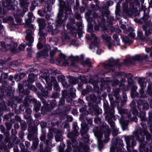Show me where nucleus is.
<instances>
[{
	"mask_svg": "<svg viewBox=\"0 0 152 152\" xmlns=\"http://www.w3.org/2000/svg\"><path fill=\"white\" fill-rule=\"evenodd\" d=\"M118 111L121 114H126L128 112V110H127L123 109L121 108H118Z\"/></svg>",
	"mask_w": 152,
	"mask_h": 152,
	"instance_id": "nucleus-31",
	"label": "nucleus"
},
{
	"mask_svg": "<svg viewBox=\"0 0 152 152\" xmlns=\"http://www.w3.org/2000/svg\"><path fill=\"white\" fill-rule=\"evenodd\" d=\"M138 83L142 88L145 87L146 86L145 79L144 78H140L138 80Z\"/></svg>",
	"mask_w": 152,
	"mask_h": 152,
	"instance_id": "nucleus-18",
	"label": "nucleus"
},
{
	"mask_svg": "<svg viewBox=\"0 0 152 152\" xmlns=\"http://www.w3.org/2000/svg\"><path fill=\"white\" fill-rule=\"evenodd\" d=\"M56 75L55 73L54 72H52L51 73L50 78L49 77L50 74L48 72L44 73L43 75L41 77H42L45 79L47 83H51L53 82L54 83L56 82L55 79V77L54 76V75Z\"/></svg>",
	"mask_w": 152,
	"mask_h": 152,
	"instance_id": "nucleus-4",
	"label": "nucleus"
},
{
	"mask_svg": "<svg viewBox=\"0 0 152 152\" xmlns=\"http://www.w3.org/2000/svg\"><path fill=\"white\" fill-rule=\"evenodd\" d=\"M56 140L57 142L61 141L63 140V137L61 134H58L55 136Z\"/></svg>",
	"mask_w": 152,
	"mask_h": 152,
	"instance_id": "nucleus-25",
	"label": "nucleus"
},
{
	"mask_svg": "<svg viewBox=\"0 0 152 152\" xmlns=\"http://www.w3.org/2000/svg\"><path fill=\"white\" fill-rule=\"evenodd\" d=\"M62 39L65 41H68L69 40V37L68 36L67 34L65 33L63 36Z\"/></svg>",
	"mask_w": 152,
	"mask_h": 152,
	"instance_id": "nucleus-37",
	"label": "nucleus"
},
{
	"mask_svg": "<svg viewBox=\"0 0 152 152\" xmlns=\"http://www.w3.org/2000/svg\"><path fill=\"white\" fill-rule=\"evenodd\" d=\"M83 64L84 66L88 65V66H91V64L90 62L88 59H87L83 63Z\"/></svg>",
	"mask_w": 152,
	"mask_h": 152,
	"instance_id": "nucleus-32",
	"label": "nucleus"
},
{
	"mask_svg": "<svg viewBox=\"0 0 152 152\" xmlns=\"http://www.w3.org/2000/svg\"><path fill=\"white\" fill-rule=\"evenodd\" d=\"M1 22L0 20V34L2 36H4L5 34L3 26L1 25Z\"/></svg>",
	"mask_w": 152,
	"mask_h": 152,
	"instance_id": "nucleus-28",
	"label": "nucleus"
},
{
	"mask_svg": "<svg viewBox=\"0 0 152 152\" xmlns=\"http://www.w3.org/2000/svg\"><path fill=\"white\" fill-rule=\"evenodd\" d=\"M120 91V89L118 88H116L114 91V95L115 98L117 99L119 98V93Z\"/></svg>",
	"mask_w": 152,
	"mask_h": 152,
	"instance_id": "nucleus-22",
	"label": "nucleus"
},
{
	"mask_svg": "<svg viewBox=\"0 0 152 152\" xmlns=\"http://www.w3.org/2000/svg\"><path fill=\"white\" fill-rule=\"evenodd\" d=\"M58 78L59 80V81H61V82L62 81L64 80V79H65V77L64 76H59L58 77Z\"/></svg>",
	"mask_w": 152,
	"mask_h": 152,
	"instance_id": "nucleus-48",
	"label": "nucleus"
},
{
	"mask_svg": "<svg viewBox=\"0 0 152 152\" xmlns=\"http://www.w3.org/2000/svg\"><path fill=\"white\" fill-rule=\"evenodd\" d=\"M36 77L34 74H32L29 75L28 81H26L25 82H27L28 81L30 83H32L34 81Z\"/></svg>",
	"mask_w": 152,
	"mask_h": 152,
	"instance_id": "nucleus-20",
	"label": "nucleus"
},
{
	"mask_svg": "<svg viewBox=\"0 0 152 152\" xmlns=\"http://www.w3.org/2000/svg\"><path fill=\"white\" fill-rule=\"evenodd\" d=\"M37 22L39 24V29H43L45 27V20L42 18H39L37 20Z\"/></svg>",
	"mask_w": 152,
	"mask_h": 152,
	"instance_id": "nucleus-13",
	"label": "nucleus"
},
{
	"mask_svg": "<svg viewBox=\"0 0 152 152\" xmlns=\"http://www.w3.org/2000/svg\"><path fill=\"white\" fill-rule=\"evenodd\" d=\"M110 63L108 64L107 66H112L116 64V61L112 58L110 59L109 60Z\"/></svg>",
	"mask_w": 152,
	"mask_h": 152,
	"instance_id": "nucleus-24",
	"label": "nucleus"
},
{
	"mask_svg": "<svg viewBox=\"0 0 152 152\" xmlns=\"http://www.w3.org/2000/svg\"><path fill=\"white\" fill-rule=\"evenodd\" d=\"M128 5L127 4H123V10L124 12L127 13L128 12Z\"/></svg>",
	"mask_w": 152,
	"mask_h": 152,
	"instance_id": "nucleus-27",
	"label": "nucleus"
},
{
	"mask_svg": "<svg viewBox=\"0 0 152 152\" xmlns=\"http://www.w3.org/2000/svg\"><path fill=\"white\" fill-rule=\"evenodd\" d=\"M20 2V4L21 6L23 8V11L24 12H26L28 10L27 7L29 3L27 2L28 0H19Z\"/></svg>",
	"mask_w": 152,
	"mask_h": 152,
	"instance_id": "nucleus-10",
	"label": "nucleus"
},
{
	"mask_svg": "<svg viewBox=\"0 0 152 152\" xmlns=\"http://www.w3.org/2000/svg\"><path fill=\"white\" fill-rule=\"evenodd\" d=\"M46 138V134L44 133H43L41 134L40 137V139L41 140L44 141L45 140Z\"/></svg>",
	"mask_w": 152,
	"mask_h": 152,
	"instance_id": "nucleus-42",
	"label": "nucleus"
},
{
	"mask_svg": "<svg viewBox=\"0 0 152 152\" xmlns=\"http://www.w3.org/2000/svg\"><path fill=\"white\" fill-rule=\"evenodd\" d=\"M94 49L96 50V53L98 54H99L101 53V50L100 49H98V47L96 46H94Z\"/></svg>",
	"mask_w": 152,
	"mask_h": 152,
	"instance_id": "nucleus-53",
	"label": "nucleus"
},
{
	"mask_svg": "<svg viewBox=\"0 0 152 152\" xmlns=\"http://www.w3.org/2000/svg\"><path fill=\"white\" fill-rule=\"evenodd\" d=\"M61 82L63 86L67 88V83L66 81L64 80L61 81Z\"/></svg>",
	"mask_w": 152,
	"mask_h": 152,
	"instance_id": "nucleus-51",
	"label": "nucleus"
},
{
	"mask_svg": "<svg viewBox=\"0 0 152 152\" xmlns=\"http://www.w3.org/2000/svg\"><path fill=\"white\" fill-rule=\"evenodd\" d=\"M56 104V101L53 100H52L50 103L51 105L53 107H54L55 106Z\"/></svg>",
	"mask_w": 152,
	"mask_h": 152,
	"instance_id": "nucleus-56",
	"label": "nucleus"
},
{
	"mask_svg": "<svg viewBox=\"0 0 152 152\" xmlns=\"http://www.w3.org/2000/svg\"><path fill=\"white\" fill-rule=\"evenodd\" d=\"M140 132V130H139L137 132L134 133L133 136H128L125 138V140L128 146H133L136 145L134 139L141 141L143 140L144 138Z\"/></svg>",
	"mask_w": 152,
	"mask_h": 152,
	"instance_id": "nucleus-1",
	"label": "nucleus"
},
{
	"mask_svg": "<svg viewBox=\"0 0 152 152\" xmlns=\"http://www.w3.org/2000/svg\"><path fill=\"white\" fill-rule=\"evenodd\" d=\"M41 54L44 56L46 57L48 56V52L45 50L41 52Z\"/></svg>",
	"mask_w": 152,
	"mask_h": 152,
	"instance_id": "nucleus-47",
	"label": "nucleus"
},
{
	"mask_svg": "<svg viewBox=\"0 0 152 152\" xmlns=\"http://www.w3.org/2000/svg\"><path fill=\"white\" fill-rule=\"evenodd\" d=\"M31 101L34 104V106L35 110L36 112L39 111L40 106L39 103V102H37V100L35 99H32Z\"/></svg>",
	"mask_w": 152,
	"mask_h": 152,
	"instance_id": "nucleus-15",
	"label": "nucleus"
},
{
	"mask_svg": "<svg viewBox=\"0 0 152 152\" xmlns=\"http://www.w3.org/2000/svg\"><path fill=\"white\" fill-rule=\"evenodd\" d=\"M60 65L66 66L68 64V62L66 60V56L64 54H61L60 56V59L58 60Z\"/></svg>",
	"mask_w": 152,
	"mask_h": 152,
	"instance_id": "nucleus-8",
	"label": "nucleus"
},
{
	"mask_svg": "<svg viewBox=\"0 0 152 152\" xmlns=\"http://www.w3.org/2000/svg\"><path fill=\"white\" fill-rule=\"evenodd\" d=\"M44 49L45 51L48 52L50 49V47L49 45H46L44 47Z\"/></svg>",
	"mask_w": 152,
	"mask_h": 152,
	"instance_id": "nucleus-50",
	"label": "nucleus"
},
{
	"mask_svg": "<svg viewBox=\"0 0 152 152\" xmlns=\"http://www.w3.org/2000/svg\"><path fill=\"white\" fill-rule=\"evenodd\" d=\"M62 17L63 16H62L61 14H58V18L56 20L57 25L59 26L60 24L62 23L63 22V20L62 19Z\"/></svg>",
	"mask_w": 152,
	"mask_h": 152,
	"instance_id": "nucleus-21",
	"label": "nucleus"
},
{
	"mask_svg": "<svg viewBox=\"0 0 152 152\" xmlns=\"http://www.w3.org/2000/svg\"><path fill=\"white\" fill-rule=\"evenodd\" d=\"M113 44L115 46L119 45L120 40L118 38V36L116 34L114 35L113 36Z\"/></svg>",
	"mask_w": 152,
	"mask_h": 152,
	"instance_id": "nucleus-16",
	"label": "nucleus"
},
{
	"mask_svg": "<svg viewBox=\"0 0 152 152\" xmlns=\"http://www.w3.org/2000/svg\"><path fill=\"white\" fill-rule=\"evenodd\" d=\"M65 102V100L64 98L61 99L59 101L58 104L59 105H61L64 104Z\"/></svg>",
	"mask_w": 152,
	"mask_h": 152,
	"instance_id": "nucleus-45",
	"label": "nucleus"
},
{
	"mask_svg": "<svg viewBox=\"0 0 152 152\" xmlns=\"http://www.w3.org/2000/svg\"><path fill=\"white\" fill-rule=\"evenodd\" d=\"M124 76L126 77L131 78L132 77V75L131 74L129 73L127 74H125Z\"/></svg>",
	"mask_w": 152,
	"mask_h": 152,
	"instance_id": "nucleus-64",
	"label": "nucleus"
},
{
	"mask_svg": "<svg viewBox=\"0 0 152 152\" xmlns=\"http://www.w3.org/2000/svg\"><path fill=\"white\" fill-rule=\"evenodd\" d=\"M42 29H40L39 32V35L42 37H44L46 35V34L45 33H44L42 31Z\"/></svg>",
	"mask_w": 152,
	"mask_h": 152,
	"instance_id": "nucleus-46",
	"label": "nucleus"
},
{
	"mask_svg": "<svg viewBox=\"0 0 152 152\" xmlns=\"http://www.w3.org/2000/svg\"><path fill=\"white\" fill-rule=\"evenodd\" d=\"M87 130L86 128H82L81 130V134L83 135L87 132Z\"/></svg>",
	"mask_w": 152,
	"mask_h": 152,
	"instance_id": "nucleus-39",
	"label": "nucleus"
},
{
	"mask_svg": "<svg viewBox=\"0 0 152 152\" xmlns=\"http://www.w3.org/2000/svg\"><path fill=\"white\" fill-rule=\"evenodd\" d=\"M144 134L146 135V138L147 140H149L152 138V136L148 133V132L146 130H144Z\"/></svg>",
	"mask_w": 152,
	"mask_h": 152,
	"instance_id": "nucleus-30",
	"label": "nucleus"
},
{
	"mask_svg": "<svg viewBox=\"0 0 152 152\" xmlns=\"http://www.w3.org/2000/svg\"><path fill=\"white\" fill-rule=\"evenodd\" d=\"M148 57V56L147 55H144L143 57H142L139 55H137L133 57V58L129 60L130 61L131 63H134L136 61H138L139 62H141L143 60L146 59Z\"/></svg>",
	"mask_w": 152,
	"mask_h": 152,
	"instance_id": "nucleus-7",
	"label": "nucleus"
},
{
	"mask_svg": "<svg viewBox=\"0 0 152 152\" xmlns=\"http://www.w3.org/2000/svg\"><path fill=\"white\" fill-rule=\"evenodd\" d=\"M140 116L142 120H144L145 118V112H140Z\"/></svg>",
	"mask_w": 152,
	"mask_h": 152,
	"instance_id": "nucleus-35",
	"label": "nucleus"
},
{
	"mask_svg": "<svg viewBox=\"0 0 152 152\" xmlns=\"http://www.w3.org/2000/svg\"><path fill=\"white\" fill-rule=\"evenodd\" d=\"M145 50L146 52L147 53H148L150 51H151V55L152 56V47L151 48H146Z\"/></svg>",
	"mask_w": 152,
	"mask_h": 152,
	"instance_id": "nucleus-58",
	"label": "nucleus"
},
{
	"mask_svg": "<svg viewBox=\"0 0 152 152\" xmlns=\"http://www.w3.org/2000/svg\"><path fill=\"white\" fill-rule=\"evenodd\" d=\"M27 34L26 38V40L30 43L33 42L34 41V37L32 36V31L31 30L27 29L26 30Z\"/></svg>",
	"mask_w": 152,
	"mask_h": 152,
	"instance_id": "nucleus-9",
	"label": "nucleus"
},
{
	"mask_svg": "<svg viewBox=\"0 0 152 152\" xmlns=\"http://www.w3.org/2000/svg\"><path fill=\"white\" fill-rule=\"evenodd\" d=\"M105 119L107 120L108 123L110 125L112 129L115 128V122L112 121L111 118H108V115H106L105 117Z\"/></svg>",
	"mask_w": 152,
	"mask_h": 152,
	"instance_id": "nucleus-17",
	"label": "nucleus"
},
{
	"mask_svg": "<svg viewBox=\"0 0 152 152\" xmlns=\"http://www.w3.org/2000/svg\"><path fill=\"white\" fill-rule=\"evenodd\" d=\"M133 29L131 27L129 28L128 30H126L124 31V32L126 34H127L130 37L132 38H135V34L133 32Z\"/></svg>",
	"mask_w": 152,
	"mask_h": 152,
	"instance_id": "nucleus-14",
	"label": "nucleus"
},
{
	"mask_svg": "<svg viewBox=\"0 0 152 152\" xmlns=\"http://www.w3.org/2000/svg\"><path fill=\"white\" fill-rule=\"evenodd\" d=\"M81 58H79L78 56H76L73 57V59L75 61H78L80 60L83 59L84 57V56L83 55H81Z\"/></svg>",
	"mask_w": 152,
	"mask_h": 152,
	"instance_id": "nucleus-40",
	"label": "nucleus"
},
{
	"mask_svg": "<svg viewBox=\"0 0 152 152\" xmlns=\"http://www.w3.org/2000/svg\"><path fill=\"white\" fill-rule=\"evenodd\" d=\"M113 4V2L111 1H108L107 2L106 5L108 6L112 5Z\"/></svg>",
	"mask_w": 152,
	"mask_h": 152,
	"instance_id": "nucleus-57",
	"label": "nucleus"
},
{
	"mask_svg": "<svg viewBox=\"0 0 152 152\" xmlns=\"http://www.w3.org/2000/svg\"><path fill=\"white\" fill-rule=\"evenodd\" d=\"M137 38L140 39H143V34L142 31H139L137 32Z\"/></svg>",
	"mask_w": 152,
	"mask_h": 152,
	"instance_id": "nucleus-34",
	"label": "nucleus"
},
{
	"mask_svg": "<svg viewBox=\"0 0 152 152\" xmlns=\"http://www.w3.org/2000/svg\"><path fill=\"white\" fill-rule=\"evenodd\" d=\"M91 39L93 40V42H92L89 48L90 49H92L94 47V45H96L100 42L99 39L94 35H93V37H92Z\"/></svg>",
	"mask_w": 152,
	"mask_h": 152,
	"instance_id": "nucleus-12",
	"label": "nucleus"
},
{
	"mask_svg": "<svg viewBox=\"0 0 152 152\" xmlns=\"http://www.w3.org/2000/svg\"><path fill=\"white\" fill-rule=\"evenodd\" d=\"M25 28H28L31 29H34V26L31 24H28L26 23V24L25 25Z\"/></svg>",
	"mask_w": 152,
	"mask_h": 152,
	"instance_id": "nucleus-43",
	"label": "nucleus"
},
{
	"mask_svg": "<svg viewBox=\"0 0 152 152\" xmlns=\"http://www.w3.org/2000/svg\"><path fill=\"white\" fill-rule=\"evenodd\" d=\"M58 96V93L56 92H55L51 96V97L53 98H56Z\"/></svg>",
	"mask_w": 152,
	"mask_h": 152,
	"instance_id": "nucleus-55",
	"label": "nucleus"
},
{
	"mask_svg": "<svg viewBox=\"0 0 152 152\" xmlns=\"http://www.w3.org/2000/svg\"><path fill=\"white\" fill-rule=\"evenodd\" d=\"M54 89L56 91H59L60 90L59 87L57 84H55L54 87Z\"/></svg>",
	"mask_w": 152,
	"mask_h": 152,
	"instance_id": "nucleus-52",
	"label": "nucleus"
},
{
	"mask_svg": "<svg viewBox=\"0 0 152 152\" xmlns=\"http://www.w3.org/2000/svg\"><path fill=\"white\" fill-rule=\"evenodd\" d=\"M74 130L72 132V134L75 136H78L79 135V133L77 132L79 128L76 124H75L73 126Z\"/></svg>",
	"mask_w": 152,
	"mask_h": 152,
	"instance_id": "nucleus-19",
	"label": "nucleus"
},
{
	"mask_svg": "<svg viewBox=\"0 0 152 152\" xmlns=\"http://www.w3.org/2000/svg\"><path fill=\"white\" fill-rule=\"evenodd\" d=\"M95 135L96 136L98 140L100 141L102 136V133L99 131V128L97 127H95L93 130Z\"/></svg>",
	"mask_w": 152,
	"mask_h": 152,
	"instance_id": "nucleus-11",
	"label": "nucleus"
},
{
	"mask_svg": "<svg viewBox=\"0 0 152 152\" xmlns=\"http://www.w3.org/2000/svg\"><path fill=\"white\" fill-rule=\"evenodd\" d=\"M57 51V49L55 48L53 50H51L50 52V55L51 57H53Z\"/></svg>",
	"mask_w": 152,
	"mask_h": 152,
	"instance_id": "nucleus-41",
	"label": "nucleus"
},
{
	"mask_svg": "<svg viewBox=\"0 0 152 152\" xmlns=\"http://www.w3.org/2000/svg\"><path fill=\"white\" fill-rule=\"evenodd\" d=\"M75 23V20L73 19H70L69 22L68 23L67 27L68 28L72 27V25Z\"/></svg>",
	"mask_w": 152,
	"mask_h": 152,
	"instance_id": "nucleus-23",
	"label": "nucleus"
},
{
	"mask_svg": "<svg viewBox=\"0 0 152 152\" xmlns=\"http://www.w3.org/2000/svg\"><path fill=\"white\" fill-rule=\"evenodd\" d=\"M113 132V136H116L118 134V129L115 128L112 129Z\"/></svg>",
	"mask_w": 152,
	"mask_h": 152,
	"instance_id": "nucleus-38",
	"label": "nucleus"
},
{
	"mask_svg": "<svg viewBox=\"0 0 152 152\" xmlns=\"http://www.w3.org/2000/svg\"><path fill=\"white\" fill-rule=\"evenodd\" d=\"M14 79L17 81H19L21 79L20 76L18 75L15 76Z\"/></svg>",
	"mask_w": 152,
	"mask_h": 152,
	"instance_id": "nucleus-49",
	"label": "nucleus"
},
{
	"mask_svg": "<svg viewBox=\"0 0 152 152\" xmlns=\"http://www.w3.org/2000/svg\"><path fill=\"white\" fill-rule=\"evenodd\" d=\"M121 37L122 38L123 42L125 43H126L127 42H129V39L128 38L124 36H123L122 35H121Z\"/></svg>",
	"mask_w": 152,
	"mask_h": 152,
	"instance_id": "nucleus-33",
	"label": "nucleus"
},
{
	"mask_svg": "<svg viewBox=\"0 0 152 152\" xmlns=\"http://www.w3.org/2000/svg\"><path fill=\"white\" fill-rule=\"evenodd\" d=\"M123 141L121 139H119L117 141L116 144L112 142L111 145L110 152H119L121 147H122Z\"/></svg>",
	"mask_w": 152,
	"mask_h": 152,
	"instance_id": "nucleus-5",
	"label": "nucleus"
},
{
	"mask_svg": "<svg viewBox=\"0 0 152 152\" xmlns=\"http://www.w3.org/2000/svg\"><path fill=\"white\" fill-rule=\"evenodd\" d=\"M146 36L150 35L152 33V23L150 21L146 23V25L142 27Z\"/></svg>",
	"mask_w": 152,
	"mask_h": 152,
	"instance_id": "nucleus-6",
	"label": "nucleus"
},
{
	"mask_svg": "<svg viewBox=\"0 0 152 152\" xmlns=\"http://www.w3.org/2000/svg\"><path fill=\"white\" fill-rule=\"evenodd\" d=\"M0 44L2 48V50L4 51L10 50L13 52L16 50L18 45L17 43L12 42V39H7L5 42H1Z\"/></svg>",
	"mask_w": 152,
	"mask_h": 152,
	"instance_id": "nucleus-2",
	"label": "nucleus"
},
{
	"mask_svg": "<svg viewBox=\"0 0 152 152\" xmlns=\"http://www.w3.org/2000/svg\"><path fill=\"white\" fill-rule=\"evenodd\" d=\"M47 31L49 32H51L52 34H53V31L54 30L53 26L51 25H49L47 27Z\"/></svg>",
	"mask_w": 152,
	"mask_h": 152,
	"instance_id": "nucleus-26",
	"label": "nucleus"
},
{
	"mask_svg": "<svg viewBox=\"0 0 152 152\" xmlns=\"http://www.w3.org/2000/svg\"><path fill=\"white\" fill-rule=\"evenodd\" d=\"M26 112L30 114L31 112V110L30 108H27L26 109Z\"/></svg>",
	"mask_w": 152,
	"mask_h": 152,
	"instance_id": "nucleus-63",
	"label": "nucleus"
},
{
	"mask_svg": "<svg viewBox=\"0 0 152 152\" xmlns=\"http://www.w3.org/2000/svg\"><path fill=\"white\" fill-rule=\"evenodd\" d=\"M102 30L104 32V34H103L101 36L103 42L108 43L107 46L108 48L110 49L111 48V45L109 43L111 40V37L106 34V33H108L109 30L108 29L106 26H104L102 27Z\"/></svg>",
	"mask_w": 152,
	"mask_h": 152,
	"instance_id": "nucleus-3",
	"label": "nucleus"
},
{
	"mask_svg": "<svg viewBox=\"0 0 152 152\" xmlns=\"http://www.w3.org/2000/svg\"><path fill=\"white\" fill-rule=\"evenodd\" d=\"M29 88L33 91L36 90V88L34 86L31 85L29 86Z\"/></svg>",
	"mask_w": 152,
	"mask_h": 152,
	"instance_id": "nucleus-61",
	"label": "nucleus"
},
{
	"mask_svg": "<svg viewBox=\"0 0 152 152\" xmlns=\"http://www.w3.org/2000/svg\"><path fill=\"white\" fill-rule=\"evenodd\" d=\"M8 77V75L7 73L2 74L1 76L0 77V81H2L4 79H7Z\"/></svg>",
	"mask_w": 152,
	"mask_h": 152,
	"instance_id": "nucleus-29",
	"label": "nucleus"
},
{
	"mask_svg": "<svg viewBox=\"0 0 152 152\" xmlns=\"http://www.w3.org/2000/svg\"><path fill=\"white\" fill-rule=\"evenodd\" d=\"M149 18V16L148 15H144L143 18V19L144 21L147 20Z\"/></svg>",
	"mask_w": 152,
	"mask_h": 152,
	"instance_id": "nucleus-62",
	"label": "nucleus"
},
{
	"mask_svg": "<svg viewBox=\"0 0 152 152\" xmlns=\"http://www.w3.org/2000/svg\"><path fill=\"white\" fill-rule=\"evenodd\" d=\"M16 21L17 22V24L18 25L20 24L22 22V20L19 18H16Z\"/></svg>",
	"mask_w": 152,
	"mask_h": 152,
	"instance_id": "nucleus-54",
	"label": "nucleus"
},
{
	"mask_svg": "<svg viewBox=\"0 0 152 152\" xmlns=\"http://www.w3.org/2000/svg\"><path fill=\"white\" fill-rule=\"evenodd\" d=\"M121 125L123 130H125L126 129L125 128H126L127 126L126 125V124H124V123H123L121 121Z\"/></svg>",
	"mask_w": 152,
	"mask_h": 152,
	"instance_id": "nucleus-59",
	"label": "nucleus"
},
{
	"mask_svg": "<svg viewBox=\"0 0 152 152\" xmlns=\"http://www.w3.org/2000/svg\"><path fill=\"white\" fill-rule=\"evenodd\" d=\"M5 124L7 130H10L12 126L8 122H6L5 123Z\"/></svg>",
	"mask_w": 152,
	"mask_h": 152,
	"instance_id": "nucleus-44",
	"label": "nucleus"
},
{
	"mask_svg": "<svg viewBox=\"0 0 152 152\" xmlns=\"http://www.w3.org/2000/svg\"><path fill=\"white\" fill-rule=\"evenodd\" d=\"M83 140L85 143H88L89 142V136L88 135L86 134L84 137Z\"/></svg>",
	"mask_w": 152,
	"mask_h": 152,
	"instance_id": "nucleus-36",
	"label": "nucleus"
},
{
	"mask_svg": "<svg viewBox=\"0 0 152 152\" xmlns=\"http://www.w3.org/2000/svg\"><path fill=\"white\" fill-rule=\"evenodd\" d=\"M18 48L20 50H24L25 48V46L24 45L21 44L20 46H19Z\"/></svg>",
	"mask_w": 152,
	"mask_h": 152,
	"instance_id": "nucleus-60",
	"label": "nucleus"
}]
</instances>
